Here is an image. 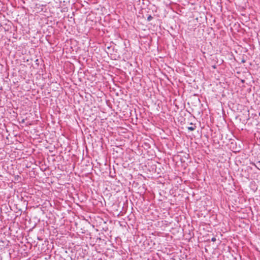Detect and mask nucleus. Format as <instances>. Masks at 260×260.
<instances>
[{
    "label": "nucleus",
    "mask_w": 260,
    "mask_h": 260,
    "mask_svg": "<svg viewBox=\"0 0 260 260\" xmlns=\"http://www.w3.org/2000/svg\"><path fill=\"white\" fill-rule=\"evenodd\" d=\"M196 126H190V127H188V129L190 131H194L196 129Z\"/></svg>",
    "instance_id": "obj_1"
},
{
    "label": "nucleus",
    "mask_w": 260,
    "mask_h": 260,
    "mask_svg": "<svg viewBox=\"0 0 260 260\" xmlns=\"http://www.w3.org/2000/svg\"><path fill=\"white\" fill-rule=\"evenodd\" d=\"M153 19V17L151 16V15H149L147 17V21H150L151 20H152Z\"/></svg>",
    "instance_id": "obj_2"
},
{
    "label": "nucleus",
    "mask_w": 260,
    "mask_h": 260,
    "mask_svg": "<svg viewBox=\"0 0 260 260\" xmlns=\"http://www.w3.org/2000/svg\"><path fill=\"white\" fill-rule=\"evenodd\" d=\"M211 241H212V242H215V241H216V238H215V237H213V238H212V239H211Z\"/></svg>",
    "instance_id": "obj_3"
}]
</instances>
